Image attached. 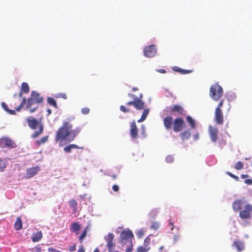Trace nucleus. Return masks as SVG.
<instances>
[{"instance_id": "obj_1", "label": "nucleus", "mask_w": 252, "mask_h": 252, "mask_svg": "<svg viewBox=\"0 0 252 252\" xmlns=\"http://www.w3.org/2000/svg\"><path fill=\"white\" fill-rule=\"evenodd\" d=\"M72 119H68V121L63 122V126L57 130L56 135V141H65L68 143L73 141L82 130V127H77L72 130V125L70 123Z\"/></svg>"}, {"instance_id": "obj_2", "label": "nucleus", "mask_w": 252, "mask_h": 252, "mask_svg": "<svg viewBox=\"0 0 252 252\" xmlns=\"http://www.w3.org/2000/svg\"><path fill=\"white\" fill-rule=\"evenodd\" d=\"M29 126L32 129H35L38 126V130L35 131L32 135V138H35L40 135L43 131V125L42 123H40L35 118L28 117L26 119Z\"/></svg>"}, {"instance_id": "obj_3", "label": "nucleus", "mask_w": 252, "mask_h": 252, "mask_svg": "<svg viewBox=\"0 0 252 252\" xmlns=\"http://www.w3.org/2000/svg\"><path fill=\"white\" fill-rule=\"evenodd\" d=\"M223 89L218 84L216 83L210 89V97L215 101H218L223 95Z\"/></svg>"}, {"instance_id": "obj_4", "label": "nucleus", "mask_w": 252, "mask_h": 252, "mask_svg": "<svg viewBox=\"0 0 252 252\" xmlns=\"http://www.w3.org/2000/svg\"><path fill=\"white\" fill-rule=\"evenodd\" d=\"M128 96L133 99V101L127 102L126 104L128 106L133 105L137 110H142L144 108V102L138 97L133 94L128 93Z\"/></svg>"}, {"instance_id": "obj_5", "label": "nucleus", "mask_w": 252, "mask_h": 252, "mask_svg": "<svg viewBox=\"0 0 252 252\" xmlns=\"http://www.w3.org/2000/svg\"><path fill=\"white\" fill-rule=\"evenodd\" d=\"M166 109L168 112L174 116L184 115L186 112L183 107L178 104L168 107Z\"/></svg>"}, {"instance_id": "obj_6", "label": "nucleus", "mask_w": 252, "mask_h": 252, "mask_svg": "<svg viewBox=\"0 0 252 252\" xmlns=\"http://www.w3.org/2000/svg\"><path fill=\"white\" fill-rule=\"evenodd\" d=\"M0 147L8 149H13L17 147L15 142L7 137H3L0 139Z\"/></svg>"}, {"instance_id": "obj_7", "label": "nucleus", "mask_w": 252, "mask_h": 252, "mask_svg": "<svg viewBox=\"0 0 252 252\" xmlns=\"http://www.w3.org/2000/svg\"><path fill=\"white\" fill-rule=\"evenodd\" d=\"M251 212H252V205L248 204L245 206L244 210L240 211L239 216L242 219H250Z\"/></svg>"}, {"instance_id": "obj_8", "label": "nucleus", "mask_w": 252, "mask_h": 252, "mask_svg": "<svg viewBox=\"0 0 252 252\" xmlns=\"http://www.w3.org/2000/svg\"><path fill=\"white\" fill-rule=\"evenodd\" d=\"M157 48L154 45L146 46L144 49V55L148 58H151L156 55Z\"/></svg>"}, {"instance_id": "obj_9", "label": "nucleus", "mask_w": 252, "mask_h": 252, "mask_svg": "<svg viewBox=\"0 0 252 252\" xmlns=\"http://www.w3.org/2000/svg\"><path fill=\"white\" fill-rule=\"evenodd\" d=\"M184 121L181 118H176L174 119L173 126V129L174 132H178L181 131L183 127Z\"/></svg>"}, {"instance_id": "obj_10", "label": "nucleus", "mask_w": 252, "mask_h": 252, "mask_svg": "<svg viewBox=\"0 0 252 252\" xmlns=\"http://www.w3.org/2000/svg\"><path fill=\"white\" fill-rule=\"evenodd\" d=\"M130 137L133 140H135L138 137V128L134 120L130 123Z\"/></svg>"}, {"instance_id": "obj_11", "label": "nucleus", "mask_w": 252, "mask_h": 252, "mask_svg": "<svg viewBox=\"0 0 252 252\" xmlns=\"http://www.w3.org/2000/svg\"><path fill=\"white\" fill-rule=\"evenodd\" d=\"M40 167L38 165L34 167L28 168L26 169L25 177L27 179L31 178L36 175L40 170Z\"/></svg>"}, {"instance_id": "obj_12", "label": "nucleus", "mask_w": 252, "mask_h": 252, "mask_svg": "<svg viewBox=\"0 0 252 252\" xmlns=\"http://www.w3.org/2000/svg\"><path fill=\"white\" fill-rule=\"evenodd\" d=\"M114 235L112 233H109L107 236L105 237V239L107 242L106 247L109 252H112L113 249L115 247V244L113 242Z\"/></svg>"}, {"instance_id": "obj_13", "label": "nucleus", "mask_w": 252, "mask_h": 252, "mask_svg": "<svg viewBox=\"0 0 252 252\" xmlns=\"http://www.w3.org/2000/svg\"><path fill=\"white\" fill-rule=\"evenodd\" d=\"M215 120L218 125H222L223 124V116L222 110L216 108L215 112Z\"/></svg>"}, {"instance_id": "obj_14", "label": "nucleus", "mask_w": 252, "mask_h": 252, "mask_svg": "<svg viewBox=\"0 0 252 252\" xmlns=\"http://www.w3.org/2000/svg\"><path fill=\"white\" fill-rule=\"evenodd\" d=\"M37 103L36 101L34 100L32 96L31 95V97L27 99V103L26 105V108L29 109L30 112L32 113L34 112L38 108V106L32 107V106Z\"/></svg>"}, {"instance_id": "obj_15", "label": "nucleus", "mask_w": 252, "mask_h": 252, "mask_svg": "<svg viewBox=\"0 0 252 252\" xmlns=\"http://www.w3.org/2000/svg\"><path fill=\"white\" fill-rule=\"evenodd\" d=\"M209 132L212 141L213 142H216L218 139V129L216 127L210 126Z\"/></svg>"}, {"instance_id": "obj_16", "label": "nucleus", "mask_w": 252, "mask_h": 252, "mask_svg": "<svg viewBox=\"0 0 252 252\" xmlns=\"http://www.w3.org/2000/svg\"><path fill=\"white\" fill-rule=\"evenodd\" d=\"M174 120L171 116H167L163 119V125L167 130H170L171 129L173 126Z\"/></svg>"}, {"instance_id": "obj_17", "label": "nucleus", "mask_w": 252, "mask_h": 252, "mask_svg": "<svg viewBox=\"0 0 252 252\" xmlns=\"http://www.w3.org/2000/svg\"><path fill=\"white\" fill-rule=\"evenodd\" d=\"M232 247L235 248L239 252L243 251L245 248L244 242L241 240L234 241L232 244Z\"/></svg>"}, {"instance_id": "obj_18", "label": "nucleus", "mask_w": 252, "mask_h": 252, "mask_svg": "<svg viewBox=\"0 0 252 252\" xmlns=\"http://www.w3.org/2000/svg\"><path fill=\"white\" fill-rule=\"evenodd\" d=\"M245 203L244 199H238L235 200L232 203V208L234 211H238L240 210L242 208V206Z\"/></svg>"}, {"instance_id": "obj_19", "label": "nucleus", "mask_w": 252, "mask_h": 252, "mask_svg": "<svg viewBox=\"0 0 252 252\" xmlns=\"http://www.w3.org/2000/svg\"><path fill=\"white\" fill-rule=\"evenodd\" d=\"M133 236L130 231L123 230L120 234V237L122 240H127Z\"/></svg>"}, {"instance_id": "obj_20", "label": "nucleus", "mask_w": 252, "mask_h": 252, "mask_svg": "<svg viewBox=\"0 0 252 252\" xmlns=\"http://www.w3.org/2000/svg\"><path fill=\"white\" fill-rule=\"evenodd\" d=\"M31 95L35 101H36L37 104L41 103L43 101V97L36 92L33 91L32 92Z\"/></svg>"}, {"instance_id": "obj_21", "label": "nucleus", "mask_w": 252, "mask_h": 252, "mask_svg": "<svg viewBox=\"0 0 252 252\" xmlns=\"http://www.w3.org/2000/svg\"><path fill=\"white\" fill-rule=\"evenodd\" d=\"M42 238V233L41 231L33 233L31 237L33 242H37L39 241Z\"/></svg>"}, {"instance_id": "obj_22", "label": "nucleus", "mask_w": 252, "mask_h": 252, "mask_svg": "<svg viewBox=\"0 0 252 252\" xmlns=\"http://www.w3.org/2000/svg\"><path fill=\"white\" fill-rule=\"evenodd\" d=\"M191 136V133L189 130H186L180 134V137L183 141L188 140Z\"/></svg>"}, {"instance_id": "obj_23", "label": "nucleus", "mask_w": 252, "mask_h": 252, "mask_svg": "<svg viewBox=\"0 0 252 252\" xmlns=\"http://www.w3.org/2000/svg\"><path fill=\"white\" fill-rule=\"evenodd\" d=\"M81 227V225L78 222H73L71 224L70 229L72 231L75 232L76 234H78Z\"/></svg>"}, {"instance_id": "obj_24", "label": "nucleus", "mask_w": 252, "mask_h": 252, "mask_svg": "<svg viewBox=\"0 0 252 252\" xmlns=\"http://www.w3.org/2000/svg\"><path fill=\"white\" fill-rule=\"evenodd\" d=\"M172 70L175 72H179L181 74H188L192 72V70H186V69H183L178 66H173L172 68Z\"/></svg>"}, {"instance_id": "obj_25", "label": "nucleus", "mask_w": 252, "mask_h": 252, "mask_svg": "<svg viewBox=\"0 0 252 252\" xmlns=\"http://www.w3.org/2000/svg\"><path fill=\"white\" fill-rule=\"evenodd\" d=\"M14 227L15 230H19L23 227L22 221L20 218H18L14 223Z\"/></svg>"}, {"instance_id": "obj_26", "label": "nucleus", "mask_w": 252, "mask_h": 252, "mask_svg": "<svg viewBox=\"0 0 252 252\" xmlns=\"http://www.w3.org/2000/svg\"><path fill=\"white\" fill-rule=\"evenodd\" d=\"M73 149H80V147L76 144H69L68 146H65L63 148V150L66 153H70V152H71V150Z\"/></svg>"}, {"instance_id": "obj_27", "label": "nucleus", "mask_w": 252, "mask_h": 252, "mask_svg": "<svg viewBox=\"0 0 252 252\" xmlns=\"http://www.w3.org/2000/svg\"><path fill=\"white\" fill-rule=\"evenodd\" d=\"M187 121L189 125L191 128L195 129L196 128L195 121L190 116H188L186 117Z\"/></svg>"}, {"instance_id": "obj_28", "label": "nucleus", "mask_w": 252, "mask_h": 252, "mask_svg": "<svg viewBox=\"0 0 252 252\" xmlns=\"http://www.w3.org/2000/svg\"><path fill=\"white\" fill-rule=\"evenodd\" d=\"M20 91L23 92L24 93H28L30 91V88L28 84L26 82H23L22 84V86Z\"/></svg>"}, {"instance_id": "obj_29", "label": "nucleus", "mask_w": 252, "mask_h": 252, "mask_svg": "<svg viewBox=\"0 0 252 252\" xmlns=\"http://www.w3.org/2000/svg\"><path fill=\"white\" fill-rule=\"evenodd\" d=\"M47 101L49 104L53 106L55 108H58V106L57 104L56 100L53 97H48L47 98Z\"/></svg>"}, {"instance_id": "obj_30", "label": "nucleus", "mask_w": 252, "mask_h": 252, "mask_svg": "<svg viewBox=\"0 0 252 252\" xmlns=\"http://www.w3.org/2000/svg\"><path fill=\"white\" fill-rule=\"evenodd\" d=\"M49 136H45L43 137H42L41 139H40L38 140H37L36 141V144L38 145H40L41 144H44L45 143L47 142L48 140Z\"/></svg>"}, {"instance_id": "obj_31", "label": "nucleus", "mask_w": 252, "mask_h": 252, "mask_svg": "<svg viewBox=\"0 0 252 252\" xmlns=\"http://www.w3.org/2000/svg\"><path fill=\"white\" fill-rule=\"evenodd\" d=\"M26 102H27V100L25 97L23 98L22 102L20 103V105L16 108V111L19 112L21 110V109L24 107L25 105Z\"/></svg>"}, {"instance_id": "obj_32", "label": "nucleus", "mask_w": 252, "mask_h": 252, "mask_svg": "<svg viewBox=\"0 0 252 252\" xmlns=\"http://www.w3.org/2000/svg\"><path fill=\"white\" fill-rule=\"evenodd\" d=\"M87 228V227L79 237V240L81 243H83V239L86 236Z\"/></svg>"}, {"instance_id": "obj_33", "label": "nucleus", "mask_w": 252, "mask_h": 252, "mask_svg": "<svg viewBox=\"0 0 252 252\" xmlns=\"http://www.w3.org/2000/svg\"><path fill=\"white\" fill-rule=\"evenodd\" d=\"M244 164L242 162L238 161L235 165L234 168L236 170H240L243 168Z\"/></svg>"}, {"instance_id": "obj_34", "label": "nucleus", "mask_w": 252, "mask_h": 252, "mask_svg": "<svg viewBox=\"0 0 252 252\" xmlns=\"http://www.w3.org/2000/svg\"><path fill=\"white\" fill-rule=\"evenodd\" d=\"M150 250V248H146L145 247L140 246L137 248V252H148Z\"/></svg>"}, {"instance_id": "obj_35", "label": "nucleus", "mask_w": 252, "mask_h": 252, "mask_svg": "<svg viewBox=\"0 0 252 252\" xmlns=\"http://www.w3.org/2000/svg\"><path fill=\"white\" fill-rule=\"evenodd\" d=\"M159 227V224L158 222L154 221L152 223L151 226H150V228L152 229H154L156 230L158 229Z\"/></svg>"}, {"instance_id": "obj_36", "label": "nucleus", "mask_w": 252, "mask_h": 252, "mask_svg": "<svg viewBox=\"0 0 252 252\" xmlns=\"http://www.w3.org/2000/svg\"><path fill=\"white\" fill-rule=\"evenodd\" d=\"M150 238L149 237H146L144 242V246L146 248H150L149 245L150 244Z\"/></svg>"}, {"instance_id": "obj_37", "label": "nucleus", "mask_w": 252, "mask_h": 252, "mask_svg": "<svg viewBox=\"0 0 252 252\" xmlns=\"http://www.w3.org/2000/svg\"><path fill=\"white\" fill-rule=\"evenodd\" d=\"M55 97L56 98H63L64 99H67V95L65 93H59L56 94H55Z\"/></svg>"}, {"instance_id": "obj_38", "label": "nucleus", "mask_w": 252, "mask_h": 252, "mask_svg": "<svg viewBox=\"0 0 252 252\" xmlns=\"http://www.w3.org/2000/svg\"><path fill=\"white\" fill-rule=\"evenodd\" d=\"M149 112V109H145L143 112L141 117L143 118L145 120H146Z\"/></svg>"}, {"instance_id": "obj_39", "label": "nucleus", "mask_w": 252, "mask_h": 252, "mask_svg": "<svg viewBox=\"0 0 252 252\" xmlns=\"http://www.w3.org/2000/svg\"><path fill=\"white\" fill-rule=\"evenodd\" d=\"M166 161L167 162V163H172L174 160V157L172 156H168L166 158Z\"/></svg>"}, {"instance_id": "obj_40", "label": "nucleus", "mask_w": 252, "mask_h": 252, "mask_svg": "<svg viewBox=\"0 0 252 252\" xmlns=\"http://www.w3.org/2000/svg\"><path fill=\"white\" fill-rule=\"evenodd\" d=\"M70 205L71 207L76 208L77 205V203L76 201L74 199L71 200L69 201Z\"/></svg>"}, {"instance_id": "obj_41", "label": "nucleus", "mask_w": 252, "mask_h": 252, "mask_svg": "<svg viewBox=\"0 0 252 252\" xmlns=\"http://www.w3.org/2000/svg\"><path fill=\"white\" fill-rule=\"evenodd\" d=\"M6 164L3 160L0 159V171H2L5 167Z\"/></svg>"}, {"instance_id": "obj_42", "label": "nucleus", "mask_w": 252, "mask_h": 252, "mask_svg": "<svg viewBox=\"0 0 252 252\" xmlns=\"http://www.w3.org/2000/svg\"><path fill=\"white\" fill-rule=\"evenodd\" d=\"M81 112L84 115H87L90 112V109L88 107H84L81 109Z\"/></svg>"}, {"instance_id": "obj_43", "label": "nucleus", "mask_w": 252, "mask_h": 252, "mask_svg": "<svg viewBox=\"0 0 252 252\" xmlns=\"http://www.w3.org/2000/svg\"><path fill=\"white\" fill-rule=\"evenodd\" d=\"M141 135H142L143 138H145L146 136V132H145V127L144 125H142L141 127Z\"/></svg>"}, {"instance_id": "obj_44", "label": "nucleus", "mask_w": 252, "mask_h": 252, "mask_svg": "<svg viewBox=\"0 0 252 252\" xmlns=\"http://www.w3.org/2000/svg\"><path fill=\"white\" fill-rule=\"evenodd\" d=\"M226 174L229 176L230 177H231V178H233L234 179H235L236 181H238L239 180V178L238 176L233 174L232 173H231V172H229V171H227L226 172Z\"/></svg>"}, {"instance_id": "obj_45", "label": "nucleus", "mask_w": 252, "mask_h": 252, "mask_svg": "<svg viewBox=\"0 0 252 252\" xmlns=\"http://www.w3.org/2000/svg\"><path fill=\"white\" fill-rule=\"evenodd\" d=\"M120 109L121 111H122L123 112H124V113H127V112H129V109L126 108L124 105L120 106Z\"/></svg>"}, {"instance_id": "obj_46", "label": "nucleus", "mask_w": 252, "mask_h": 252, "mask_svg": "<svg viewBox=\"0 0 252 252\" xmlns=\"http://www.w3.org/2000/svg\"><path fill=\"white\" fill-rule=\"evenodd\" d=\"M1 106L2 107V108L5 110L6 111V112H8L9 109L8 108V106H7V105L4 103V102H2L1 103Z\"/></svg>"}, {"instance_id": "obj_47", "label": "nucleus", "mask_w": 252, "mask_h": 252, "mask_svg": "<svg viewBox=\"0 0 252 252\" xmlns=\"http://www.w3.org/2000/svg\"><path fill=\"white\" fill-rule=\"evenodd\" d=\"M112 189L115 192H118L119 190V187L117 185H114L112 186Z\"/></svg>"}, {"instance_id": "obj_48", "label": "nucleus", "mask_w": 252, "mask_h": 252, "mask_svg": "<svg viewBox=\"0 0 252 252\" xmlns=\"http://www.w3.org/2000/svg\"><path fill=\"white\" fill-rule=\"evenodd\" d=\"M224 100H221L220 102H219L218 106L216 107V108H219V110H221V107L222 106L223 104Z\"/></svg>"}, {"instance_id": "obj_49", "label": "nucleus", "mask_w": 252, "mask_h": 252, "mask_svg": "<svg viewBox=\"0 0 252 252\" xmlns=\"http://www.w3.org/2000/svg\"><path fill=\"white\" fill-rule=\"evenodd\" d=\"M144 235V231L143 230H140L137 233V235L139 238H141Z\"/></svg>"}, {"instance_id": "obj_50", "label": "nucleus", "mask_w": 252, "mask_h": 252, "mask_svg": "<svg viewBox=\"0 0 252 252\" xmlns=\"http://www.w3.org/2000/svg\"><path fill=\"white\" fill-rule=\"evenodd\" d=\"M169 225L171 227L170 229L171 230H173L175 226H174V225L173 221H172L171 219L169 220Z\"/></svg>"}, {"instance_id": "obj_51", "label": "nucleus", "mask_w": 252, "mask_h": 252, "mask_svg": "<svg viewBox=\"0 0 252 252\" xmlns=\"http://www.w3.org/2000/svg\"><path fill=\"white\" fill-rule=\"evenodd\" d=\"M85 252V249L83 245H81L79 247V249L78 250L77 252Z\"/></svg>"}, {"instance_id": "obj_52", "label": "nucleus", "mask_w": 252, "mask_h": 252, "mask_svg": "<svg viewBox=\"0 0 252 252\" xmlns=\"http://www.w3.org/2000/svg\"><path fill=\"white\" fill-rule=\"evenodd\" d=\"M68 250L70 252H74V251H75L76 250V245L74 244L72 246L68 248Z\"/></svg>"}, {"instance_id": "obj_53", "label": "nucleus", "mask_w": 252, "mask_h": 252, "mask_svg": "<svg viewBox=\"0 0 252 252\" xmlns=\"http://www.w3.org/2000/svg\"><path fill=\"white\" fill-rule=\"evenodd\" d=\"M244 182L248 185H252V179H246L244 181Z\"/></svg>"}, {"instance_id": "obj_54", "label": "nucleus", "mask_w": 252, "mask_h": 252, "mask_svg": "<svg viewBox=\"0 0 252 252\" xmlns=\"http://www.w3.org/2000/svg\"><path fill=\"white\" fill-rule=\"evenodd\" d=\"M199 138V134L198 132L195 133L193 135V138L195 140H197Z\"/></svg>"}, {"instance_id": "obj_55", "label": "nucleus", "mask_w": 252, "mask_h": 252, "mask_svg": "<svg viewBox=\"0 0 252 252\" xmlns=\"http://www.w3.org/2000/svg\"><path fill=\"white\" fill-rule=\"evenodd\" d=\"M35 252H41V248L38 246H36L34 248Z\"/></svg>"}, {"instance_id": "obj_56", "label": "nucleus", "mask_w": 252, "mask_h": 252, "mask_svg": "<svg viewBox=\"0 0 252 252\" xmlns=\"http://www.w3.org/2000/svg\"><path fill=\"white\" fill-rule=\"evenodd\" d=\"M15 111L16 110L9 109L7 112L11 115H15L16 114Z\"/></svg>"}, {"instance_id": "obj_57", "label": "nucleus", "mask_w": 252, "mask_h": 252, "mask_svg": "<svg viewBox=\"0 0 252 252\" xmlns=\"http://www.w3.org/2000/svg\"><path fill=\"white\" fill-rule=\"evenodd\" d=\"M173 240H174V242L175 243L177 242V241H179V236H177V235H175V236H174Z\"/></svg>"}, {"instance_id": "obj_58", "label": "nucleus", "mask_w": 252, "mask_h": 252, "mask_svg": "<svg viewBox=\"0 0 252 252\" xmlns=\"http://www.w3.org/2000/svg\"><path fill=\"white\" fill-rule=\"evenodd\" d=\"M157 71L158 72H159L161 73H166V70L164 69H159L158 70H157Z\"/></svg>"}, {"instance_id": "obj_59", "label": "nucleus", "mask_w": 252, "mask_h": 252, "mask_svg": "<svg viewBox=\"0 0 252 252\" xmlns=\"http://www.w3.org/2000/svg\"><path fill=\"white\" fill-rule=\"evenodd\" d=\"M132 246H130V247H129L128 248H127L126 250V252H132Z\"/></svg>"}, {"instance_id": "obj_60", "label": "nucleus", "mask_w": 252, "mask_h": 252, "mask_svg": "<svg viewBox=\"0 0 252 252\" xmlns=\"http://www.w3.org/2000/svg\"><path fill=\"white\" fill-rule=\"evenodd\" d=\"M249 177L248 175L247 174H242L241 175V177L242 179H245L246 178H248Z\"/></svg>"}, {"instance_id": "obj_61", "label": "nucleus", "mask_w": 252, "mask_h": 252, "mask_svg": "<svg viewBox=\"0 0 252 252\" xmlns=\"http://www.w3.org/2000/svg\"><path fill=\"white\" fill-rule=\"evenodd\" d=\"M164 246H161L159 248V252H162L163 250L164 249Z\"/></svg>"}, {"instance_id": "obj_62", "label": "nucleus", "mask_w": 252, "mask_h": 252, "mask_svg": "<svg viewBox=\"0 0 252 252\" xmlns=\"http://www.w3.org/2000/svg\"><path fill=\"white\" fill-rule=\"evenodd\" d=\"M144 121H145V120L143 118L141 117V118L140 119L137 120V122L141 123Z\"/></svg>"}, {"instance_id": "obj_63", "label": "nucleus", "mask_w": 252, "mask_h": 252, "mask_svg": "<svg viewBox=\"0 0 252 252\" xmlns=\"http://www.w3.org/2000/svg\"><path fill=\"white\" fill-rule=\"evenodd\" d=\"M23 93H24L23 92H22L21 91H20V93L18 94V96L19 97H21L22 96Z\"/></svg>"}, {"instance_id": "obj_64", "label": "nucleus", "mask_w": 252, "mask_h": 252, "mask_svg": "<svg viewBox=\"0 0 252 252\" xmlns=\"http://www.w3.org/2000/svg\"><path fill=\"white\" fill-rule=\"evenodd\" d=\"M132 91H133V92H135V91H137V90H138V89L137 88H136V87H133V88H132Z\"/></svg>"}]
</instances>
